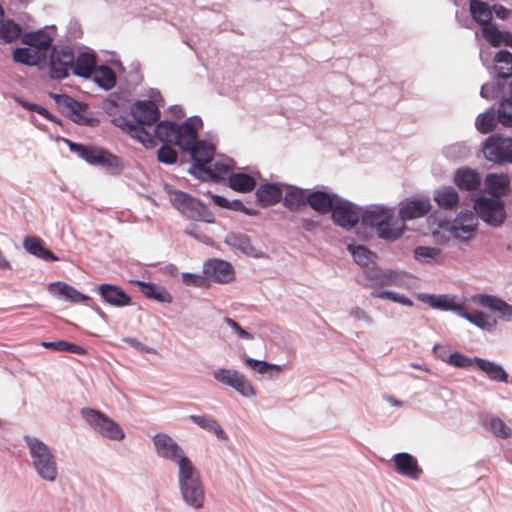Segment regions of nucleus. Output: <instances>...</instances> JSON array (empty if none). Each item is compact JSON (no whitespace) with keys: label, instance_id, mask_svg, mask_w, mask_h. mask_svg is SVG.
<instances>
[{"label":"nucleus","instance_id":"nucleus-1","mask_svg":"<svg viewBox=\"0 0 512 512\" xmlns=\"http://www.w3.org/2000/svg\"><path fill=\"white\" fill-rule=\"evenodd\" d=\"M154 127V137L162 143H171L182 152L192 148L199 139V131L203 128L202 118L198 115L188 117L182 123L173 120H158Z\"/></svg>","mask_w":512,"mask_h":512},{"label":"nucleus","instance_id":"nucleus-2","mask_svg":"<svg viewBox=\"0 0 512 512\" xmlns=\"http://www.w3.org/2000/svg\"><path fill=\"white\" fill-rule=\"evenodd\" d=\"M360 209L361 224L374 229L377 237L381 240L395 242L408 230L407 225H396L394 222V207L384 204H370L361 206Z\"/></svg>","mask_w":512,"mask_h":512},{"label":"nucleus","instance_id":"nucleus-3","mask_svg":"<svg viewBox=\"0 0 512 512\" xmlns=\"http://www.w3.org/2000/svg\"><path fill=\"white\" fill-rule=\"evenodd\" d=\"M23 440L37 476L46 482H55L58 477V465L50 447L36 436L26 434Z\"/></svg>","mask_w":512,"mask_h":512},{"label":"nucleus","instance_id":"nucleus-4","mask_svg":"<svg viewBox=\"0 0 512 512\" xmlns=\"http://www.w3.org/2000/svg\"><path fill=\"white\" fill-rule=\"evenodd\" d=\"M492 70L495 75L491 82L481 86L480 96L486 100L501 98L507 94V80L512 77V52L500 49L493 55Z\"/></svg>","mask_w":512,"mask_h":512},{"label":"nucleus","instance_id":"nucleus-5","mask_svg":"<svg viewBox=\"0 0 512 512\" xmlns=\"http://www.w3.org/2000/svg\"><path fill=\"white\" fill-rule=\"evenodd\" d=\"M498 99L500 102L497 110L490 107L476 117V129L482 134L494 131L498 123L512 127V79L508 82L507 94Z\"/></svg>","mask_w":512,"mask_h":512},{"label":"nucleus","instance_id":"nucleus-6","mask_svg":"<svg viewBox=\"0 0 512 512\" xmlns=\"http://www.w3.org/2000/svg\"><path fill=\"white\" fill-rule=\"evenodd\" d=\"M47 95L54 101L58 112L73 123L91 128L99 126L100 120L87 114L89 106L86 102L79 101L66 93L48 92Z\"/></svg>","mask_w":512,"mask_h":512},{"label":"nucleus","instance_id":"nucleus-7","mask_svg":"<svg viewBox=\"0 0 512 512\" xmlns=\"http://www.w3.org/2000/svg\"><path fill=\"white\" fill-rule=\"evenodd\" d=\"M165 190L173 206L189 219L209 224L215 222L213 212L200 199L168 185L165 186Z\"/></svg>","mask_w":512,"mask_h":512},{"label":"nucleus","instance_id":"nucleus-8","mask_svg":"<svg viewBox=\"0 0 512 512\" xmlns=\"http://www.w3.org/2000/svg\"><path fill=\"white\" fill-rule=\"evenodd\" d=\"M178 487L184 503L193 508L200 509L205 502V489L200 472L194 464L187 467L182 465L178 471Z\"/></svg>","mask_w":512,"mask_h":512},{"label":"nucleus","instance_id":"nucleus-9","mask_svg":"<svg viewBox=\"0 0 512 512\" xmlns=\"http://www.w3.org/2000/svg\"><path fill=\"white\" fill-rule=\"evenodd\" d=\"M473 209L480 220L492 228L502 227L508 217L506 203L502 198L479 195L474 199Z\"/></svg>","mask_w":512,"mask_h":512},{"label":"nucleus","instance_id":"nucleus-10","mask_svg":"<svg viewBox=\"0 0 512 512\" xmlns=\"http://www.w3.org/2000/svg\"><path fill=\"white\" fill-rule=\"evenodd\" d=\"M80 415L102 437L113 441H121L125 438L121 426L104 412L91 407H83L80 410Z\"/></svg>","mask_w":512,"mask_h":512},{"label":"nucleus","instance_id":"nucleus-11","mask_svg":"<svg viewBox=\"0 0 512 512\" xmlns=\"http://www.w3.org/2000/svg\"><path fill=\"white\" fill-rule=\"evenodd\" d=\"M74 51L69 45H52L46 54L49 76L54 80H64L69 77L74 63Z\"/></svg>","mask_w":512,"mask_h":512},{"label":"nucleus","instance_id":"nucleus-12","mask_svg":"<svg viewBox=\"0 0 512 512\" xmlns=\"http://www.w3.org/2000/svg\"><path fill=\"white\" fill-rule=\"evenodd\" d=\"M484 158L499 166L512 164L511 141L500 133L488 136L482 143L481 149Z\"/></svg>","mask_w":512,"mask_h":512},{"label":"nucleus","instance_id":"nucleus-13","mask_svg":"<svg viewBox=\"0 0 512 512\" xmlns=\"http://www.w3.org/2000/svg\"><path fill=\"white\" fill-rule=\"evenodd\" d=\"M216 148L207 140L198 139L192 148L187 150L191 157L192 164L188 170L189 174L196 179H203L210 172L209 164L213 160Z\"/></svg>","mask_w":512,"mask_h":512},{"label":"nucleus","instance_id":"nucleus-14","mask_svg":"<svg viewBox=\"0 0 512 512\" xmlns=\"http://www.w3.org/2000/svg\"><path fill=\"white\" fill-rule=\"evenodd\" d=\"M360 208L361 206L339 196L329 214L335 226L350 231L360 222Z\"/></svg>","mask_w":512,"mask_h":512},{"label":"nucleus","instance_id":"nucleus-15","mask_svg":"<svg viewBox=\"0 0 512 512\" xmlns=\"http://www.w3.org/2000/svg\"><path fill=\"white\" fill-rule=\"evenodd\" d=\"M153 443L157 455L163 459L177 463L178 471L181 470L182 465L187 467L193 464L191 459L185 455L180 445L169 435L158 433L153 437Z\"/></svg>","mask_w":512,"mask_h":512},{"label":"nucleus","instance_id":"nucleus-16","mask_svg":"<svg viewBox=\"0 0 512 512\" xmlns=\"http://www.w3.org/2000/svg\"><path fill=\"white\" fill-rule=\"evenodd\" d=\"M432 209L429 198L406 197L398 203V219L401 224L425 217Z\"/></svg>","mask_w":512,"mask_h":512},{"label":"nucleus","instance_id":"nucleus-17","mask_svg":"<svg viewBox=\"0 0 512 512\" xmlns=\"http://www.w3.org/2000/svg\"><path fill=\"white\" fill-rule=\"evenodd\" d=\"M203 273L207 283L214 282L227 284L235 279V270L232 264L219 258H210L203 263Z\"/></svg>","mask_w":512,"mask_h":512},{"label":"nucleus","instance_id":"nucleus-18","mask_svg":"<svg viewBox=\"0 0 512 512\" xmlns=\"http://www.w3.org/2000/svg\"><path fill=\"white\" fill-rule=\"evenodd\" d=\"M93 291L99 295L104 304L112 307L123 308L132 303L131 295L120 285L114 283H100L95 286Z\"/></svg>","mask_w":512,"mask_h":512},{"label":"nucleus","instance_id":"nucleus-19","mask_svg":"<svg viewBox=\"0 0 512 512\" xmlns=\"http://www.w3.org/2000/svg\"><path fill=\"white\" fill-rule=\"evenodd\" d=\"M479 219L480 218L475 211H471L469 209L461 210L452 221V225L449 227L448 232L452 234L454 239L462 243H467L469 239L461 236L459 232L469 235L475 234L478 229Z\"/></svg>","mask_w":512,"mask_h":512},{"label":"nucleus","instance_id":"nucleus-20","mask_svg":"<svg viewBox=\"0 0 512 512\" xmlns=\"http://www.w3.org/2000/svg\"><path fill=\"white\" fill-rule=\"evenodd\" d=\"M111 122L114 126L127 133L131 138L141 143L146 149L156 147V138L146 130L145 127H148L147 125L132 123L126 116H118L112 119Z\"/></svg>","mask_w":512,"mask_h":512},{"label":"nucleus","instance_id":"nucleus-21","mask_svg":"<svg viewBox=\"0 0 512 512\" xmlns=\"http://www.w3.org/2000/svg\"><path fill=\"white\" fill-rule=\"evenodd\" d=\"M56 27L45 26L33 31L23 32L22 43L30 48L46 54L53 45Z\"/></svg>","mask_w":512,"mask_h":512},{"label":"nucleus","instance_id":"nucleus-22","mask_svg":"<svg viewBox=\"0 0 512 512\" xmlns=\"http://www.w3.org/2000/svg\"><path fill=\"white\" fill-rule=\"evenodd\" d=\"M129 114L133 117L132 123L154 125L161 116L159 107L154 100H136L130 107Z\"/></svg>","mask_w":512,"mask_h":512},{"label":"nucleus","instance_id":"nucleus-23","mask_svg":"<svg viewBox=\"0 0 512 512\" xmlns=\"http://www.w3.org/2000/svg\"><path fill=\"white\" fill-rule=\"evenodd\" d=\"M91 165L102 168L110 176H119L125 169L123 158L101 146H98Z\"/></svg>","mask_w":512,"mask_h":512},{"label":"nucleus","instance_id":"nucleus-24","mask_svg":"<svg viewBox=\"0 0 512 512\" xmlns=\"http://www.w3.org/2000/svg\"><path fill=\"white\" fill-rule=\"evenodd\" d=\"M417 298L420 302L427 304L430 308L440 311H452L459 314L464 302L457 301V296L453 294H430L419 293Z\"/></svg>","mask_w":512,"mask_h":512},{"label":"nucleus","instance_id":"nucleus-25","mask_svg":"<svg viewBox=\"0 0 512 512\" xmlns=\"http://www.w3.org/2000/svg\"><path fill=\"white\" fill-rule=\"evenodd\" d=\"M391 462L395 466V471L404 477L412 480H418L423 469L420 467L418 460L415 456L408 452H399L392 456Z\"/></svg>","mask_w":512,"mask_h":512},{"label":"nucleus","instance_id":"nucleus-26","mask_svg":"<svg viewBox=\"0 0 512 512\" xmlns=\"http://www.w3.org/2000/svg\"><path fill=\"white\" fill-rule=\"evenodd\" d=\"M339 196L337 193L324 189H309L306 200L312 210L320 215H325L330 213Z\"/></svg>","mask_w":512,"mask_h":512},{"label":"nucleus","instance_id":"nucleus-27","mask_svg":"<svg viewBox=\"0 0 512 512\" xmlns=\"http://www.w3.org/2000/svg\"><path fill=\"white\" fill-rule=\"evenodd\" d=\"M12 60L21 65L35 67L39 71L47 69L46 56L44 53L36 51L29 46L15 47L12 50Z\"/></svg>","mask_w":512,"mask_h":512},{"label":"nucleus","instance_id":"nucleus-28","mask_svg":"<svg viewBox=\"0 0 512 512\" xmlns=\"http://www.w3.org/2000/svg\"><path fill=\"white\" fill-rule=\"evenodd\" d=\"M284 183L281 182H266L261 184L255 190V198L261 208H268L274 206L282 201V187Z\"/></svg>","mask_w":512,"mask_h":512},{"label":"nucleus","instance_id":"nucleus-29","mask_svg":"<svg viewBox=\"0 0 512 512\" xmlns=\"http://www.w3.org/2000/svg\"><path fill=\"white\" fill-rule=\"evenodd\" d=\"M511 190V183L506 173H488L484 178V191L488 197L502 198Z\"/></svg>","mask_w":512,"mask_h":512},{"label":"nucleus","instance_id":"nucleus-30","mask_svg":"<svg viewBox=\"0 0 512 512\" xmlns=\"http://www.w3.org/2000/svg\"><path fill=\"white\" fill-rule=\"evenodd\" d=\"M97 60V53L93 49L85 47L76 57L74 56L73 75L84 79L90 78L91 72L97 67Z\"/></svg>","mask_w":512,"mask_h":512},{"label":"nucleus","instance_id":"nucleus-31","mask_svg":"<svg viewBox=\"0 0 512 512\" xmlns=\"http://www.w3.org/2000/svg\"><path fill=\"white\" fill-rule=\"evenodd\" d=\"M369 286H388L396 285L399 281V273L393 269H382L377 263H373L371 268L363 271Z\"/></svg>","mask_w":512,"mask_h":512},{"label":"nucleus","instance_id":"nucleus-32","mask_svg":"<svg viewBox=\"0 0 512 512\" xmlns=\"http://www.w3.org/2000/svg\"><path fill=\"white\" fill-rule=\"evenodd\" d=\"M47 289L51 295L71 303H81L91 300L88 295L78 291L75 287L63 281L51 282L48 284Z\"/></svg>","mask_w":512,"mask_h":512},{"label":"nucleus","instance_id":"nucleus-33","mask_svg":"<svg viewBox=\"0 0 512 512\" xmlns=\"http://www.w3.org/2000/svg\"><path fill=\"white\" fill-rule=\"evenodd\" d=\"M133 283L137 286L138 290L149 300H153L162 304H170L173 297L170 292L157 283L144 280H134Z\"/></svg>","mask_w":512,"mask_h":512},{"label":"nucleus","instance_id":"nucleus-34","mask_svg":"<svg viewBox=\"0 0 512 512\" xmlns=\"http://www.w3.org/2000/svg\"><path fill=\"white\" fill-rule=\"evenodd\" d=\"M283 187H286L287 191L284 195L282 194L281 202L290 212L300 211L308 204L306 198H308L309 189L300 188L286 183H284Z\"/></svg>","mask_w":512,"mask_h":512},{"label":"nucleus","instance_id":"nucleus-35","mask_svg":"<svg viewBox=\"0 0 512 512\" xmlns=\"http://www.w3.org/2000/svg\"><path fill=\"white\" fill-rule=\"evenodd\" d=\"M474 361L478 369L491 381L512 384V380L509 379V374L501 364L478 356H474Z\"/></svg>","mask_w":512,"mask_h":512},{"label":"nucleus","instance_id":"nucleus-36","mask_svg":"<svg viewBox=\"0 0 512 512\" xmlns=\"http://www.w3.org/2000/svg\"><path fill=\"white\" fill-rule=\"evenodd\" d=\"M24 249L31 255L47 262H55L59 257L48 249L37 236H26L23 240Z\"/></svg>","mask_w":512,"mask_h":512},{"label":"nucleus","instance_id":"nucleus-37","mask_svg":"<svg viewBox=\"0 0 512 512\" xmlns=\"http://www.w3.org/2000/svg\"><path fill=\"white\" fill-rule=\"evenodd\" d=\"M99 88L104 91L112 90L117 83L115 71L107 64H100L91 72L90 78Z\"/></svg>","mask_w":512,"mask_h":512},{"label":"nucleus","instance_id":"nucleus-38","mask_svg":"<svg viewBox=\"0 0 512 512\" xmlns=\"http://www.w3.org/2000/svg\"><path fill=\"white\" fill-rule=\"evenodd\" d=\"M479 304L490 311L498 312L500 318L505 321H512V305L496 295L481 294Z\"/></svg>","mask_w":512,"mask_h":512},{"label":"nucleus","instance_id":"nucleus-39","mask_svg":"<svg viewBox=\"0 0 512 512\" xmlns=\"http://www.w3.org/2000/svg\"><path fill=\"white\" fill-rule=\"evenodd\" d=\"M453 181L462 191H474L480 186L481 177L477 171L463 167L455 171Z\"/></svg>","mask_w":512,"mask_h":512},{"label":"nucleus","instance_id":"nucleus-40","mask_svg":"<svg viewBox=\"0 0 512 512\" xmlns=\"http://www.w3.org/2000/svg\"><path fill=\"white\" fill-rule=\"evenodd\" d=\"M224 243L229 247L236 249L246 256L258 258L255 247L253 246L250 238L243 233L229 232L224 239Z\"/></svg>","mask_w":512,"mask_h":512},{"label":"nucleus","instance_id":"nucleus-41","mask_svg":"<svg viewBox=\"0 0 512 512\" xmlns=\"http://www.w3.org/2000/svg\"><path fill=\"white\" fill-rule=\"evenodd\" d=\"M458 316L466 319L476 327L488 332L493 331L497 325L496 319L491 318V316L483 311L474 310L472 313L468 312L466 310L465 303H463Z\"/></svg>","mask_w":512,"mask_h":512},{"label":"nucleus","instance_id":"nucleus-42","mask_svg":"<svg viewBox=\"0 0 512 512\" xmlns=\"http://www.w3.org/2000/svg\"><path fill=\"white\" fill-rule=\"evenodd\" d=\"M469 13L474 23H477L481 30L492 22V6L483 0H470Z\"/></svg>","mask_w":512,"mask_h":512},{"label":"nucleus","instance_id":"nucleus-43","mask_svg":"<svg viewBox=\"0 0 512 512\" xmlns=\"http://www.w3.org/2000/svg\"><path fill=\"white\" fill-rule=\"evenodd\" d=\"M347 250L351 254L354 262L364 270L371 268L378 258V255L375 252L362 244L350 243L347 245Z\"/></svg>","mask_w":512,"mask_h":512},{"label":"nucleus","instance_id":"nucleus-44","mask_svg":"<svg viewBox=\"0 0 512 512\" xmlns=\"http://www.w3.org/2000/svg\"><path fill=\"white\" fill-rule=\"evenodd\" d=\"M206 195L220 208L241 212L247 216H257L259 213L258 210L245 206L240 199L228 200L226 197L214 194L211 191H207Z\"/></svg>","mask_w":512,"mask_h":512},{"label":"nucleus","instance_id":"nucleus-45","mask_svg":"<svg viewBox=\"0 0 512 512\" xmlns=\"http://www.w3.org/2000/svg\"><path fill=\"white\" fill-rule=\"evenodd\" d=\"M433 200L443 210L454 208L460 201L457 190L452 186H441L434 191Z\"/></svg>","mask_w":512,"mask_h":512},{"label":"nucleus","instance_id":"nucleus-46","mask_svg":"<svg viewBox=\"0 0 512 512\" xmlns=\"http://www.w3.org/2000/svg\"><path fill=\"white\" fill-rule=\"evenodd\" d=\"M413 258L424 265H440L444 260L440 248L422 245L414 248Z\"/></svg>","mask_w":512,"mask_h":512},{"label":"nucleus","instance_id":"nucleus-47","mask_svg":"<svg viewBox=\"0 0 512 512\" xmlns=\"http://www.w3.org/2000/svg\"><path fill=\"white\" fill-rule=\"evenodd\" d=\"M228 186L239 193L251 192L256 186L255 178L243 171L232 172L228 177Z\"/></svg>","mask_w":512,"mask_h":512},{"label":"nucleus","instance_id":"nucleus-48","mask_svg":"<svg viewBox=\"0 0 512 512\" xmlns=\"http://www.w3.org/2000/svg\"><path fill=\"white\" fill-rule=\"evenodd\" d=\"M244 363L259 374H267L270 378L277 377L283 370L279 364L269 363L265 360H258L248 356L245 352L242 355Z\"/></svg>","mask_w":512,"mask_h":512},{"label":"nucleus","instance_id":"nucleus-49","mask_svg":"<svg viewBox=\"0 0 512 512\" xmlns=\"http://www.w3.org/2000/svg\"><path fill=\"white\" fill-rule=\"evenodd\" d=\"M481 33L489 45L495 48L500 47L501 45L506 46V43L512 34L510 31L498 29L495 23L483 27Z\"/></svg>","mask_w":512,"mask_h":512},{"label":"nucleus","instance_id":"nucleus-50","mask_svg":"<svg viewBox=\"0 0 512 512\" xmlns=\"http://www.w3.org/2000/svg\"><path fill=\"white\" fill-rule=\"evenodd\" d=\"M22 26L13 19H6L0 22V39L7 44L20 39L22 42Z\"/></svg>","mask_w":512,"mask_h":512},{"label":"nucleus","instance_id":"nucleus-51","mask_svg":"<svg viewBox=\"0 0 512 512\" xmlns=\"http://www.w3.org/2000/svg\"><path fill=\"white\" fill-rule=\"evenodd\" d=\"M58 139L65 142L70 152L77 154L79 158L84 160L87 164H92L98 148L97 145L78 143L63 137Z\"/></svg>","mask_w":512,"mask_h":512},{"label":"nucleus","instance_id":"nucleus-52","mask_svg":"<svg viewBox=\"0 0 512 512\" xmlns=\"http://www.w3.org/2000/svg\"><path fill=\"white\" fill-rule=\"evenodd\" d=\"M442 154L448 161L458 163L465 161L471 150L466 142H456L443 147Z\"/></svg>","mask_w":512,"mask_h":512},{"label":"nucleus","instance_id":"nucleus-53","mask_svg":"<svg viewBox=\"0 0 512 512\" xmlns=\"http://www.w3.org/2000/svg\"><path fill=\"white\" fill-rule=\"evenodd\" d=\"M41 345L46 349H52L54 351H63L78 355L87 354V350L84 347L66 340L43 341Z\"/></svg>","mask_w":512,"mask_h":512},{"label":"nucleus","instance_id":"nucleus-54","mask_svg":"<svg viewBox=\"0 0 512 512\" xmlns=\"http://www.w3.org/2000/svg\"><path fill=\"white\" fill-rule=\"evenodd\" d=\"M484 425L496 437L501 439H507L512 434L511 429L497 416H488Z\"/></svg>","mask_w":512,"mask_h":512},{"label":"nucleus","instance_id":"nucleus-55","mask_svg":"<svg viewBox=\"0 0 512 512\" xmlns=\"http://www.w3.org/2000/svg\"><path fill=\"white\" fill-rule=\"evenodd\" d=\"M235 391H237L242 397L251 398L255 396L256 391L251 383V381L239 371L237 372L231 386Z\"/></svg>","mask_w":512,"mask_h":512},{"label":"nucleus","instance_id":"nucleus-56","mask_svg":"<svg viewBox=\"0 0 512 512\" xmlns=\"http://www.w3.org/2000/svg\"><path fill=\"white\" fill-rule=\"evenodd\" d=\"M12 98L17 104H19L23 109H25L27 111L35 112L47 120L53 118V113H51L44 106H41L37 103L30 102L27 99H25L24 97L19 96L18 94H13Z\"/></svg>","mask_w":512,"mask_h":512},{"label":"nucleus","instance_id":"nucleus-57","mask_svg":"<svg viewBox=\"0 0 512 512\" xmlns=\"http://www.w3.org/2000/svg\"><path fill=\"white\" fill-rule=\"evenodd\" d=\"M371 296L374 298L388 299L392 302L401 304L403 306H413V301L409 297L393 290L385 289L379 291H372Z\"/></svg>","mask_w":512,"mask_h":512},{"label":"nucleus","instance_id":"nucleus-58","mask_svg":"<svg viewBox=\"0 0 512 512\" xmlns=\"http://www.w3.org/2000/svg\"><path fill=\"white\" fill-rule=\"evenodd\" d=\"M171 143H162L157 150V160L165 165L176 164L179 158L177 150Z\"/></svg>","mask_w":512,"mask_h":512},{"label":"nucleus","instance_id":"nucleus-59","mask_svg":"<svg viewBox=\"0 0 512 512\" xmlns=\"http://www.w3.org/2000/svg\"><path fill=\"white\" fill-rule=\"evenodd\" d=\"M448 364L455 368L468 369L475 364L474 357H468L460 351H454L447 357Z\"/></svg>","mask_w":512,"mask_h":512},{"label":"nucleus","instance_id":"nucleus-60","mask_svg":"<svg viewBox=\"0 0 512 512\" xmlns=\"http://www.w3.org/2000/svg\"><path fill=\"white\" fill-rule=\"evenodd\" d=\"M232 167L222 161L214 162L213 166L210 167V172L208 173V177L215 182H219L224 179V176L230 175L232 173Z\"/></svg>","mask_w":512,"mask_h":512},{"label":"nucleus","instance_id":"nucleus-61","mask_svg":"<svg viewBox=\"0 0 512 512\" xmlns=\"http://www.w3.org/2000/svg\"><path fill=\"white\" fill-rule=\"evenodd\" d=\"M237 372L238 371L234 369L218 368L213 371V378L217 382L230 387Z\"/></svg>","mask_w":512,"mask_h":512},{"label":"nucleus","instance_id":"nucleus-62","mask_svg":"<svg viewBox=\"0 0 512 512\" xmlns=\"http://www.w3.org/2000/svg\"><path fill=\"white\" fill-rule=\"evenodd\" d=\"M184 234L190 236L191 238L205 245L213 244V239L210 236L203 234L196 224H190L188 227H186L184 230Z\"/></svg>","mask_w":512,"mask_h":512},{"label":"nucleus","instance_id":"nucleus-63","mask_svg":"<svg viewBox=\"0 0 512 512\" xmlns=\"http://www.w3.org/2000/svg\"><path fill=\"white\" fill-rule=\"evenodd\" d=\"M117 99H120V94L111 93L104 102V110L111 117V120L119 116L117 114V109L119 108Z\"/></svg>","mask_w":512,"mask_h":512},{"label":"nucleus","instance_id":"nucleus-64","mask_svg":"<svg viewBox=\"0 0 512 512\" xmlns=\"http://www.w3.org/2000/svg\"><path fill=\"white\" fill-rule=\"evenodd\" d=\"M182 281L184 284H186L188 286H193V287H198V288L204 287L207 283L205 274L199 275V274L190 273V272L182 273Z\"/></svg>","mask_w":512,"mask_h":512}]
</instances>
